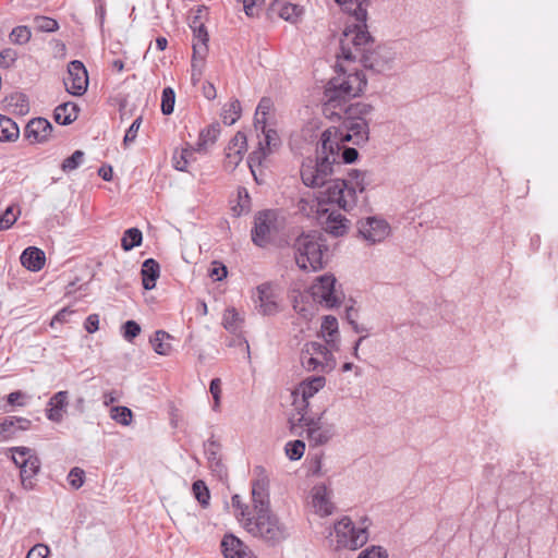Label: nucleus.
<instances>
[{
    "instance_id": "obj_1",
    "label": "nucleus",
    "mask_w": 558,
    "mask_h": 558,
    "mask_svg": "<svg viewBox=\"0 0 558 558\" xmlns=\"http://www.w3.org/2000/svg\"><path fill=\"white\" fill-rule=\"evenodd\" d=\"M366 28V24H347L340 39L338 59L345 61L359 60L366 69L378 73L389 70V58L379 50L368 51L367 46L371 44L372 37Z\"/></svg>"
},
{
    "instance_id": "obj_2",
    "label": "nucleus",
    "mask_w": 558,
    "mask_h": 558,
    "mask_svg": "<svg viewBox=\"0 0 558 558\" xmlns=\"http://www.w3.org/2000/svg\"><path fill=\"white\" fill-rule=\"evenodd\" d=\"M338 66L340 71L328 81L324 92L323 111L329 119L340 117L341 112H337V110L349 104L351 99L359 97L367 84L362 71L348 73L340 63Z\"/></svg>"
},
{
    "instance_id": "obj_3",
    "label": "nucleus",
    "mask_w": 558,
    "mask_h": 558,
    "mask_svg": "<svg viewBox=\"0 0 558 558\" xmlns=\"http://www.w3.org/2000/svg\"><path fill=\"white\" fill-rule=\"evenodd\" d=\"M340 125L330 126L322 133V148L323 151L341 150L343 144L352 142L354 145H363L369 138V124L366 119L353 120L350 118L341 117Z\"/></svg>"
},
{
    "instance_id": "obj_4",
    "label": "nucleus",
    "mask_w": 558,
    "mask_h": 558,
    "mask_svg": "<svg viewBox=\"0 0 558 558\" xmlns=\"http://www.w3.org/2000/svg\"><path fill=\"white\" fill-rule=\"evenodd\" d=\"M369 183L367 171L351 170L349 180L335 179L329 183L325 191L326 199L337 204L343 210L350 211L357 203V192L363 193Z\"/></svg>"
},
{
    "instance_id": "obj_5",
    "label": "nucleus",
    "mask_w": 558,
    "mask_h": 558,
    "mask_svg": "<svg viewBox=\"0 0 558 558\" xmlns=\"http://www.w3.org/2000/svg\"><path fill=\"white\" fill-rule=\"evenodd\" d=\"M295 263L303 270L317 271L324 267L328 246L320 231L299 235L294 242Z\"/></svg>"
},
{
    "instance_id": "obj_6",
    "label": "nucleus",
    "mask_w": 558,
    "mask_h": 558,
    "mask_svg": "<svg viewBox=\"0 0 558 558\" xmlns=\"http://www.w3.org/2000/svg\"><path fill=\"white\" fill-rule=\"evenodd\" d=\"M369 519H361L359 526H355L349 517H343L333 524L327 535L328 545L335 550L342 548L355 550L366 544L368 539L367 529Z\"/></svg>"
},
{
    "instance_id": "obj_7",
    "label": "nucleus",
    "mask_w": 558,
    "mask_h": 558,
    "mask_svg": "<svg viewBox=\"0 0 558 558\" xmlns=\"http://www.w3.org/2000/svg\"><path fill=\"white\" fill-rule=\"evenodd\" d=\"M244 530L252 536L275 546L289 536L288 527L271 511H258L244 522Z\"/></svg>"
},
{
    "instance_id": "obj_8",
    "label": "nucleus",
    "mask_w": 558,
    "mask_h": 558,
    "mask_svg": "<svg viewBox=\"0 0 558 558\" xmlns=\"http://www.w3.org/2000/svg\"><path fill=\"white\" fill-rule=\"evenodd\" d=\"M316 159L307 158L301 166V179L302 182L310 187H322L328 185L333 180L330 179L333 172V165L339 163V153L336 150L333 154L330 151H318Z\"/></svg>"
},
{
    "instance_id": "obj_9",
    "label": "nucleus",
    "mask_w": 558,
    "mask_h": 558,
    "mask_svg": "<svg viewBox=\"0 0 558 558\" xmlns=\"http://www.w3.org/2000/svg\"><path fill=\"white\" fill-rule=\"evenodd\" d=\"M332 350L317 341L306 342L301 350V364L308 372L328 373L336 366Z\"/></svg>"
},
{
    "instance_id": "obj_10",
    "label": "nucleus",
    "mask_w": 558,
    "mask_h": 558,
    "mask_svg": "<svg viewBox=\"0 0 558 558\" xmlns=\"http://www.w3.org/2000/svg\"><path fill=\"white\" fill-rule=\"evenodd\" d=\"M12 460L20 469L22 485L25 489L34 488V478L40 470V460L35 451L27 447H14L11 449Z\"/></svg>"
},
{
    "instance_id": "obj_11",
    "label": "nucleus",
    "mask_w": 558,
    "mask_h": 558,
    "mask_svg": "<svg viewBox=\"0 0 558 558\" xmlns=\"http://www.w3.org/2000/svg\"><path fill=\"white\" fill-rule=\"evenodd\" d=\"M326 385L324 376H312L302 380L292 391L293 405L299 415H307L310 399Z\"/></svg>"
},
{
    "instance_id": "obj_12",
    "label": "nucleus",
    "mask_w": 558,
    "mask_h": 558,
    "mask_svg": "<svg viewBox=\"0 0 558 558\" xmlns=\"http://www.w3.org/2000/svg\"><path fill=\"white\" fill-rule=\"evenodd\" d=\"M336 278L332 275H324L316 279L311 287V294L315 302L335 307L341 303L342 293L336 289Z\"/></svg>"
},
{
    "instance_id": "obj_13",
    "label": "nucleus",
    "mask_w": 558,
    "mask_h": 558,
    "mask_svg": "<svg viewBox=\"0 0 558 558\" xmlns=\"http://www.w3.org/2000/svg\"><path fill=\"white\" fill-rule=\"evenodd\" d=\"M263 138L258 141V147L248 155L247 163L251 171L254 173V168L262 166L267 156L276 151L280 145L281 140L277 131L274 129H266L260 131Z\"/></svg>"
},
{
    "instance_id": "obj_14",
    "label": "nucleus",
    "mask_w": 558,
    "mask_h": 558,
    "mask_svg": "<svg viewBox=\"0 0 558 558\" xmlns=\"http://www.w3.org/2000/svg\"><path fill=\"white\" fill-rule=\"evenodd\" d=\"M360 236L368 244L383 242L391 231L389 223L379 217L372 216L357 222Z\"/></svg>"
},
{
    "instance_id": "obj_15",
    "label": "nucleus",
    "mask_w": 558,
    "mask_h": 558,
    "mask_svg": "<svg viewBox=\"0 0 558 558\" xmlns=\"http://www.w3.org/2000/svg\"><path fill=\"white\" fill-rule=\"evenodd\" d=\"M277 215L272 210L258 213L255 217V227L252 240L258 246H265L277 232Z\"/></svg>"
},
{
    "instance_id": "obj_16",
    "label": "nucleus",
    "mask_w": 558,
    "mask_h": 558,
    "mask_svg": "<svg viewBox=\"0 0 558 558\" xmlns=\"http://www.w3.org/2000/svg\"><path fill=\"white\" fill-rule=\"evenodd\" d=\"M64 86L65 89L74 96H82L86 93L88 87V74L83 62L73 60L69 63Z\"/></svg>"
},
{
    "instance_id": "obj_17",
    "label": "nucleus",
    "mask_w": 558,
    "mask_h": 558,
    "mask_svg": "<svg viewBox=\"0 0 558 558\" xmlns=\"http://www.w3.org/2000/svg\"><path fill=\"white\" fill-rule=\"evenodd\" d=\"M322 417L313 418L307 415H300L299 422L306 427V434L310 442L315 446L327 444L333 436V428L331 425H324L320 422Z\"/></svg>"
},
{
    "instance_id": "obj_18",
    "label": "nucleus",
    "mask_w": 558,
    "mask_h": 558,
    "mask_svg": "<svg viewBox=\"0 0 558 558\" xmlns=\"http://www.w3.org/2000/svg\"><path fill=\"white\" fill-rule=\"evenodd\" d=\"M318 220L323 229L333 235L342 236L350 228V220L337 210L317 209Z\"/></svg>"
},
{
    "instance_id": "obj_19",
    "label": "nucleus",
    "mask_w": 558,
    "mask_h": 558,
    "mask_svg": "<svg viewBox=\"0 0 558 558\" xmlns=\"http://www.w3.org/2000/svg\"><path fill=\"white\" fill-rule=\"evenodd\" d=\"M247 150V138L243 132L236 134L230 140L226 148V157L223 167L228 171H233L242 161L244 154Z\"/></svg>"
},
{
    "instance_id": "obj_20",
    "label": "nucleus",
    "mask_w": 558,
    "mask_h": 558,
    "mask_svg": "<svg viewBox=\"0 0 558 558\" xmlns=\"http://www.w3.org/2000/svg\"><path fill=\"white\" fill-rule=\"evenodd\" d=\"M191 28L194 33L192 61V68L194 71L198 65L201 66L203 64V61L208 51L207 43L209 37L204 24L198 21V17L194 19L193 23L191 24Z\"/></svg>"
},
{
    "instance_id": "obj_21",
    "label": "nucleus",
    "mask_w": 558,
    "mask_h": 558,
    "mask_svg": "<svg viewBox=\"0 0 558 558\" xmlns=\"http://www.w3.org/2000/svg\"><path fill=\"white\" fill-rule=\"evenodd\" d=\"M53 128L45 118L32 119L25 128L24 135L32 144H43L52 136Z\"/></svg>"
},
{
    "instance_id": "obj_22",
    "label": "nucleus",
    "mask_w": 558,
    "mask_h": 558,
    "mask_svg": "<svg viewBox=\"0 0 558 558\" xmlns=\"http://www.w3.org/2000/svg\"><path fill=\"white\" fill-rule=\"evenodd\" d=\"M257 300H255L258 312L263 315H274L278 313L279 305L272 284L266 282L256 288Z\"/></svg>"
},
{
    "instance_id": "obj_23",
    "label": "nucleus",
    "mask_w": 558,
    "mask_h": 558,
    "mask_svg": "<svg viewBox=\"0 0 558 558\" xmlns=\"http://www.w3.org/2000/svg\"><path fill=\"white\" fill-rule=\"evenodd\" d=\"M221 547L226 558H257L248 546L233 534L223 536Z\"/></svg>"
},
{
    "instance_id": "obj_24",
    "label": "nucleus",
    "mask_w": 558,
    "mask_h": 558,
    "mask_svg": "<svg viewBox=\"0 0 558 558\" xmlns=\"http://www.w3.org/2000/svg\"><path fill=\"white\" fill-rule=\"evenodd\" d=\"M312 505L315 512L320 517L330 515L333 512V504L330 494L325 485H317L312 490Z\"/></svg>"
},
{
    "instance_id": "obj_25",
    "label": "nucleus",
    "mask_w": 558,
    "mask_h": 558,
    "mask_svg": "<svg viewBox=\"0 0 558 558\" xmlns=\"http://www.w3.org/2000/svg\"><path fill=\"white\" fill-rule=\"evenodd\" d=\"M343 11L353 17L351 24L365 25L367 19L368 0H335Z\"/></svg>"
},
{
    "instance_id": "obj_26",
    "label": "nucleus",
    "mask_w": 558,
    "mask_h": 558,
    "mask_svg": "<svg viewBox=\"0 0 558 558\" xmlns=\"http://www.w3.org/2000/svg\"><path fill=\"white\" fill-rule=\"evenodd\" d=\"M69 404V392L68 391H59L54 393L49 402L47 409V417L56 423H59L63 420V413L65 408Z\"/></svg>"
},
{
    "instance_id": "obj_27",
    "label": "nucleus",
    "mask_w": 558,
    "mask_h": 558,
    "mask_svg": "<svg viewBox=\"0 0 558 558\" xmlns=\"http://www.w3.org/2000/svg\"><path fill=\"white\" fill-rule=\"evenodd\" d=\"M21 264L31 271H39L45 265V253L37 247L29 246L22 253Z\"/></svg>"
},
{
    "instance_id": "obj_28",
    "label": "nucleus",
    "mask_w": 558,
    "mask_h": 558,
    "mask_svg": "<svg viewBox=\"0 0 558 558\" xmlns=\"http://www.w3.org/2000/svg\"><path fill=\"white\" fill-rule=\"evenodd\" d=\"M320 333L327 345L331 349H338L339 330L338 320L335 316L327 315L324 317L320 326Z\"/></svg>"
},
{
    "instance_id": "obj_29",
    "label": "nucleus",
    "mask_w": 558,
    "mask_h": 558,
    "mask_svg": "<svg viewBox=\"0 0 558 558\" xmlns=\"http://www.w3.org/2000/svg\"><path fill=\"white\" fill-rule=\"evenodd\" d=\"M142 282L145 290H151L156 287V281L160 275L159 264L153 259H146L141 269Z\"/></svg>"
},
{
    "instance_id": "obj_30",
    "label": "nucleus",
    "mask_w": 558,
    "mask_h": 558,
    "mask_svg": "<svg viewBox=\"0 0 558 558\" xmlns=\"http://www.w3.org/2000/svg\"><path fill=\"white\" fill-rule=\"evenodd\" d=\"M78 106L68 101L59 105L53 111V119L61 125H69L77 119Z\"/></svg>"
},
{
    "instance_id": "obj_31",
    "label": "nucleus",
    "mask_w": 558,
    "mask_h": 558,
    "mask_svg": "<svg viewBox=\"0 0 558 558\" xmlns=\"http://www.w3.org/2000/svg\"><path fill=\"white\" fill-rule=\"evenodd\" d=\"M372 111L373 107L369 104L364 102L347 104L337 110V112H341L339 118L345 117L353 120L365 119V117L371 114Z\"/></svg>"
},
{
    "instance_id": "obj_32",
    "label": "nucleus",
    "mask_w": 558,
    "mask_h": 558,
    "mask_svg": "<svg viewBox=\"0 0 558 558\" xmlns=\"http://www.w3.org/2000/svg\"><path fill=\"white\" fill-rule=\"evenodd\" d=\"M220 133L218 124L209 125L201 131L198 141L195 146V151L205 153L208 147L215 144Z\"/></svg>"
},
{
    "instance_id": "obj_33",
    "label": "nucleus",
    "mask_w": 558,
    "mask_h": 558,
    "mask_svg": "<svg viewBox=\"0 0 558 558\" xmlns=\"http://www.w3.org/2000/svg\"><path fill=\"white\" fill-rule=\"evenodd\" d=\"M19 135L17 124L11 118L0 114V142H15Z\"/></svg>"
},
{
    "instance_id": "obj_34",
    "label": "nucleus",
    "mask_w": 558,
    "mask_h": 558,
    "mask_svg": "<svg viewBox=\"0 0 558 558\" xmlns=\"http://www.w3.org/2000/svg\"><path fill=\"white\" fill-rule=\"evenodd\" d=\"M172 337L163 331V330H157L154 335V337L150 339V343L153 344V348L157 354L160 355H168L171 352V343L169 340H171Z\"/></svg>"
},
{
    "instance_id": "obj_35",
    "label": "nucleus",
    "mask_w": 558,
    "mask_h": 558,
    "mask_svg": "<svg viewBox=\"0 0 558 558\" xmlns=\"http://www.w3.org/2000/svg\"><path fill=\"white\" fill-rule=\"evenodd\" d=\"M143 240L142 231L137 228H130L124 231L121 239V246L124 251H131L132 248L141 245Z\"/></svg>"
},
{
    "instance_id": "obj_36",
    "label": "nucleus",
    "mask_w": 558,
    "mask_h": 558,
    "mask_svg": "<svg viewBox=\"0 0 558 558\" xmlns=\"http://www.w3.org/2000/svg\"><path fill=\"white\" fill-rule=\"evenodd\" d=\"M241 117V104L238 99L225 106L221 118L226 125L234 124Z\"/></svg>"
},
{
    "instance_id": "obj_37",
    "label": "nucleus",
    "mask_w": 558,
    "mask_h": 558,
    "mask_svg": "<svg viewBox=\"0 0 558 558\" xmlns=\"http://www.w3.org/2000/svg\"><path fill=\"white\" fill-rule=\"evenodd\" d=\"M242 320L235 308H227L223 313L222 325L230 332H236L241 329Z\"/></svg>"
},
{
    "instance_id": "obj_38",
    "label": "nucleus",
    "mask_w": 558,
    "mask_h": 558,
    "mask_svg": "<svg viewBox=\"0 0 558 558\" xmlns=\"http://www.w3.org/2000/svg\"><path fill=\"white\" fill-rule=\"evenodd\" d=\"M110 417L123 426H129L132 422L133 413L129 408L118 405L111 408Z\"/></svg>"
},
{
    "instance_id": "obj_39",
    "label": "nucleus",
    "mask_w": 558,
    "mask_h": 558,
    "mask_svg": "<svg viewBox=\"0 0 558 558\" xmlns=\"http://www.w3.org/2000/svg\"><path fill=\"white\" fill-rule=\"evenodd\" d=\"M9 37L10 40L15 45H25L31 40L32 32L27 26L20 25L11 31Z\"/></svg>"
},
{
    "instance_id": "obj_40",
    "label": "nucleus",
    "mask_w": 558,
    "mask_h": 558,
    "mask_svg": "<svg viewBox=\"0 0 558 558\" xmlns=\"http://www.w3.org/2000/svg\"><path fill=\"white\" fill-rule=\"evenodd\" d=\"M232 507L235 509V517L244 526V522L246 519L251 518L253 514L248 510V507L242 502V498L240 495H233L231 498Z\"/></svg>"
},
{
    "instance_id": "obj_41",
    "label": "nucleus",
    "mask_w": 558,
    "mask_h": 558,
    "mask_svg": "<svg viewBox=\"0 0 558 558\" xmlns=\"http://www.w3.org/2000/svg\"><path fill=\"white\" fill-rule=\"evenodd\" d=\"M302 11L303 9L300 5L287 2L281 5L279 15L286 21L295 22Z\"/></svg>"
},
{
    "instance_id": "obj_42",
    "label": "nucleus",
    "mask_w": 558,
    "mask_h": 558,
    "mask_svg": "<svg viewBox=\"0 0 558 558\" xmlns=\"http://www.w3.org/2000/svg\"><path fill=\"white\" fill-rule=\"evenodd\" d=\"M193 493L197 501L203 506L207 507L209 505L210 494L205 485V483L201 480L193 483Z\"/></svg>"
},
{
    "instance_id": "obj_43",
    "label": "nucleus",
    "mask_w": 558,
    "mask_h": 558,
    "mask_svg": "<svg viewBox=\"0 0 558 558\" xmlns=\"http://www.w3.org/2000/svg\"><path fill=\"white\" fill-rule=\"evenodd\" d=\"M34 24L37 31L52 33L59 28V24L54 19L48 16H35Z\"/></svg>"
},
{
    "instance_id": "obj_44",
    "label": "nucleus",
    "mask_w": 558,
    "mask_h": 558,
    "mask_svg": "<svg viewBox=\"0 0 558 558\" xmlns=\"http://www.w3.org/2000/svg\"><path fill=\"white\" fill-rule=\"evenodd\" d=\"M175 94L171 87H166L162 90L161 97V111L163 114L169 116L174 110Z\"/></svg>"
},
{
    "instance_id": "obj_45",
    "label": "nucleus",
    "mask_w": 558,
    "mask_h": 558,
    "mask_svg": "<svg viewBox=\"0 0 558 558\" xmlns=\"http://www.w3.org/2000/svg\"><path fill=\"white\" fill-rule=\"evenodd\" d=\"M20 209L15 211L14 206H9L0 216V231L10 229L17 220Z\"/></svg>"
},
{
    "instance_id": "obj_46",
    "label": "nucleus",
    "mask_w": 558,
    "mask_h": 558,
    "mask_svg": "<svg viewBox=\"0 0 558 558\" xmlns=\"http://www.w3.org/2000/svg\"><path fill=\"white\" fill-rule=\"evenodd\" d=\"M305 451V444L302 440L289 441L286 445V454L290 460H300Z\"/></svg>"
},
{
    "instance_id": "obj_47",
    "label": "nucleus",
    "mask_w": 558,
    "mask_h": 558,
    "mask_svg": "<svg viewBox=\"0 0 558 558\" xmlns=\"http://www.w3.org/2000/svg\"><path fill=\"white\" fill-rule=\"evenodd\" d=\"M84 160V153L82 150H75L70 157L65 158L61 165V169L64 172H71L77 169Z\"/></svg>"
},
{
    "instance_id": "obj_48",
    "label": "nucleus",
    "mask_w": 558,
    "mask_h": 558,
    "mask_svg": "<svg viewBox=\"0 0 558 558\" xmlns=\"http://www.w3.org/2000/svg\"><path fill=\"white\" fill-rule=\"evenodd\" d=\"M193 151H195V148H184L180 154L175 153L172 158L174 168L180 171H185L189 165V158L192 157Z\"/></svg>"
},
{
    "instance_id": "obj_49",
    "label": "nucleus",
    "mask_w": 558,
    "mask_h": 558,
    "mask_svg": "<svg viewBox=\"0 0 558 558\" xmlns=\"http://www.w3.org/2000/svg\"><path fill=\"white\" fill-rule=\"evenodd\" d=\"M254 513L258 511L270 510L269 508V494L252 490Z\"/></svg>"
},
{
    "instance_id": "obj_50",
    "label": "nucleus",
    "mask_w": 558,
    "mask_h": 558,
    "mask_svg": "<svg viewBox=\"0 0 558 558\" xmlns=\"http://www.w3.org/2000/svg\"><path fill=\"white\" fill-rule=\"evenodd\" d=\"M256 478L253 481L252 490L268 493L269 480L263 468H256Z\"/></svg>"
},
{
    "instance_id": "obj_51",
    "label": "nucleus",
    "mask_w": 558,
    "mask_h": 558,
    "mask_svg": "<svg viewBox=\"0 0 558 558\" xmlns=\"http://www.w3.org/2000/svg\"><path fill=\"white\" fill-rule=\"evenodd\" d=\"M214 448H215V444H210L208 449L206 450L208 463H209V466L213 469V471H215L219 475H221L225 472V466L221 463L220 459L217 457Z\"/></svg>"
},
{
    "instance_id": "obj_52",
    "label": "nucleus",
    "mask_w": 558,
    "mask_h": 558,
    "mask_svg": "<svg viewBox=\"0 0 558 558\" xmlns=\"http://www.w3.org/2000/svg\"><path fill=\"white\" fill-rule=\"evenodd\" d=\"M17 59V52L12 48L3 49L0 52V66L3 69L11 68Z\"/></svg>"
},
{
    "instance_id": "obj_53",
    "label": "nucleus",
    "mask_w": 558,
    "mask_h": 558,
    "mask_svg": "<svg viewBox=\"0 0 558 558\" xmlns=\"http://www.w3.org/2000/svg\"><path fill=\"white\" fill-rule=\"evenodd\" d=\"M84 475L85 473L82 469L73 468L68 475L69 484L74 489L81 488L84 484Z\"/></svg>"
},
{
    "instance_id": "obj_54",
    "label": "nucleus",
    "mask_w": 558,
    "mask_h": 558,
    "mask_svg": "<svg viewBox=\"0 0 558 558\" xmlns=\"http://www.w3.org/2000/svg\"><path fill=\"white\" fill-rule=\"evenodd\" d=\"M141 124H142V117H137L133 123L130 125V128L128 129L125 135H124V138H123V143L125 146H128L129 144L133 143L137 136V132L141 128Z\"/></svg>"
},
{
    "instance_id": "obj_55",
    "label": "nucleus",
    "mask_w": 558,
    "mask_h": 558,
    "mask_svg": "<svg viewBox=\"0 0 558 558\" xmlns=\"http://www.w3.org/2000/svg\"><path fill=\"white\" fill-rule=\"evenodd\" d=\"M16 425V416H7L0 418V436L9 437Z\"/></svg>"
},
{
    "instance_id": "obj_56",
    "label": "nucleus",
    "mask_w": 558,
    "mask_h": 558,
    "mask_svg": "<svg viewBox=\"0 0 558 558\" xmlns=\"http://www.w3.org/2000/svg\"><path fill=\"white\" fill-rule=\"evenodd\" d=\"M209 391L214 398V410L216 411L220 405L221 380L219 378H214L210 381Z\"/></svg>"
},
{
    "instance_id": "obj_57",
    "label": "nucleus",
    "mask_w": 558,
    "mask_h": 558,
    "mask_svg": "<svg viewBox=\"0 0 558 558\" xmlns=\"http://www.w3.org/2000/svg\"><path fill=\"white\" fill-rule=\"evenodd\" d=\"M124 333H123V337L128 340V341H132L135 337H137L141 332V327L140 325L134 322V320H128L124 326Z\"/></svg>"
},
{
    "instance_id": "obj_58",
    "label": "nucleus",
    "mask_w": 558,
    "mask_h": 558,
    "mask_svg": "<svg viewBox=\"0 0 558 558\" xmlns=\"http://www.w3.org/2000/svg\"><path fill=\"white\" fill-rule=\"evenodd\" d=\"M49 547L45 544H36L26 555V558H47L49 555Z\"/></svg>"
},
{
    "instance_id": "obj_59",
    "label": "nucleus",
    "mask_w": 558,
    "mask_h": 558,
    "mask_svg": "<svg viewBox=\"0 0 558 558\" xmlns=\"http://www.w3.org/2000/svg\"><path fill=\"white\" fill-rule=\"evenodd\" d=\"M357 156H359V153L355 148H351V147L343 148L342 153L341 154L339 153V159H338L339 163L338 165L341 163L340 159L344 163H352L357 159Z\"/></svg>"
},
{
    "instance_id": "obj_60",
    "label": "nucleus",
    "mask_w": 558,
    "mask_h": 558,
    "mask_svg": "<svg viewBox=\"0 0 558 558\" xmlns=\"http://www.w3.org/2000/svg\"><path fill=\"white\" fill-rule=\"evenodd\" d=\"M11 100H15L16 107H19L20 113H27L29 110L28 99L24 94H15L11 97Z\"/></svg>"
},
{
    "instance_id": "obj_61",
    "label": "nucleus",
    "mask_w": 558,
    "mask_h": 558,
    "mask_svg": "<svg viewBox=\"0 0 558 558\" xmlns=\"http://www.w3.org/2000/svg\"><path fill=\"white\" fill-rule=\"evenodd\" d=\"M228 271L225 265L219 263H214L211 269L209 270V276L214 280H221L227 276Z\"/></svg>"
},
{
    "instance_id": "obj_62",
    "label": "nucleus",
    "mask_w": 558,
    "mask_h": 558,
    "mask_svg": "<svg viewBox=\"0 0 558 558\" xmlns=\"http://www.w3.org/2000/svg\"><path fill=\"white\" fill-rule=\"evenodd\" d=\"M385 550L381 547L373 546L363 550L357 558H383Z\"/></svg>"
},
{
    "instance_id": "obj_63",
    "label": "nucleus",
    "mask_w": 558,
    "mask_h": 558,
    "mask_svg": "<svg viewBox=\"0 0 558 558\" xmlns=\"http://www.w3.org/2000/svg\"><path fill=\"white\" fill-rule=\"evenodd\" d=\"M99 328V316L97 314H90L85 322V329L87 332L93 333Z\"/></svg>"
},
{
    "instance_id": "obj_64",
    "label": "nucleus",
    "mask_w": 558,
    "mask_h": 558,
    "mask_svg": "<svg viewBox=\"0 0 558 558\" xmlns=\"http://www.w3.org/2000/svg\"><path fill=\"white\" fill-rule=\"evenodd\" d=\"M272 109V101L270 98H262L259 100V104L256 108V112H258V114H268Z\"/></svg>"
}]
</instances>
